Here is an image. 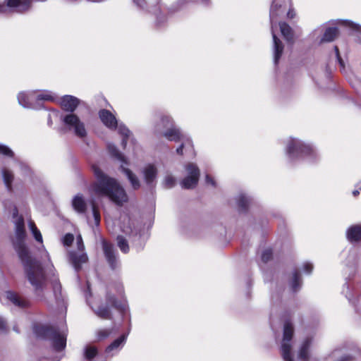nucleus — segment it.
Here are the masks:
<instances>
[{"mask_svg":"<svg viewBox=\"0 0 361 361\" xmlns=\"http://www.w3.org/2000/svg\"><path fill=\"white\" fill-rule=\"evenodd\" d=\"M16 236L17 243L15 249L23 265L27 279L36 290H42L47 280L45 271L41 263L30 257L24 243L26 232L23 218L16 222Z\"/></svg>","mask_w":361,"mask_h":361,"instance_id":"f257e3e1","label":"nucleus"},{"mask_svg":"<svg viewBox=\"0 0 361 361\" xmlns=\"http://www.w3.org/2000/svg\"><path fill=\"white\" fill-rule=\"evenodd\" d=\"M92 169L97 180L92 185L94 192L99 196H106L118 206H122L128 202V195L125 190L116 180L106 175L96 164L92 166Z\"/></svg>","mask_w":361,"mask_h":361,"instance_id":"f03ea898","label":"nucleus"},{"mask_svg":"<svg viewBox=\"0 0 361 361\" xmlns=\"http://www.w3.org/2000/svg\"><path fill=\"white\" fill-rule=\"evenodd\" d=\"M122 292L123 290H122ZM105 304L99 305L94 311L95 314L102 319L112 320L114 317L111 307L116 310L121 314L126 311L127 304L123 293L119 296L116 295L111 290H107L105 294Z\"/></svg>","mask_w":361,"mask_h":361,"instance_id":"7ed1b4c3","label":"nucleus"},{"mask_svg":"<svg viewBox=\"0 0 361 361\" xmlns=\"http://www.w3.org/2000/svg\"><path fill=\"white\" fill-rule=\"evenodd\" d=\"M286 153L290 159L316 157V152L312 145L299 140L290 139L286 146Z\"/></svg>","mask_w":361,"mask_h":361,"instance_id":"20e7f679","label":"nucleus"},{"mask_svg":"<svg viewBox=\"0 0 361 361\" xmlns=\"http://www.w3.org/2000/svg\"><path fill=\"white\" fill-rule=\"evenodd\" d=\"M294 334V328L290 322H286L283 326V343L281 346V353L284 361H294L291 354V345L289 342Z\"/></svg>","mask_w":361,"mask_h":361,"instance_id":"39448f33","label":"nucleus"},{"mask_svg":"<svg viewBox=\"0 0 361 361\" xmlns=\"http://www.w3.org/2000/svg\"><path fill=\"white\" fill-rule=\"evenodd\" d=\"M62 121L68 130H73L74 134L79 138L87 136L85 124L75 114H68L63 116Z\"/></svg>","mask_w":361,"mask_h":361,"instance_id":"423d86ee","label":"nucleus"},{"mask_svg":"<svg viewBox=\"0 0 361 361\" xmlns=\"http://www.w3.org/2000/svg\"><path fill=\"white\" fill-rule=\"evenodd\" d=\"M185 169L188 175L180 182V185L183 189L195 188L199 181L200 171L196 164L189 163L185 166Z\"/></svg>","mask_w":361,"mask_h":361,"instance_id":"0eeeda50","label":"nucleus"},{"mask_svg":"<svg viewBox=\"0 0 361 361\" xmlns=\"http://www.w3.org/2000/svg\"><path fill=\"white\" fill-rule=\"evenodd\" d=\"M57 330V328L49 324H36L33 326L36 337L44 341H51Z\"/></svg>","mask_w":361,"mask_h":361,"instance_id":"6e6552de","label":"nucleus"},{"mask_svg":"<svg viewBox=\"0 0 361 361\" xmlns=\"http://www.w3.org/2000/svg\"><path fill=\"white\" fill-rule=\"evenodd\" d=\"M102 249L109 266L111 269L115 270L118 267V262L114 251V245L106 240H103Z\"/></svg>","mask_w":361,"mask_h":361,"instance_id":"1a4fd4ad","label":"nucleus"},{"mask_svg":"<svg viewBox=\"0 0 361 361\" xmlns=\"http://www.w3.org/2000/svg\"><path fill=\"white\" fill-rule=\"evenodd\" d=\"M99 117L103 124L109 129H116L118 121L115 116L107 109H101L99 111Z\"/></svg>","mask_w":361,"mask_h":361,"instance_id":"9d476101","label":"nucleus"},{"mask_svg":"<svg viewBox=\"0 0 361 361\" xmlns=\"http://www.w3.org/2000/svg\"><path fill=\"white\" fill-rule=\"evenodd\" d=\"M80 104V100L73 96L71 95H65L61 99V107L64 111L70 112V114H73V112L77 109Z\"/></svg>","mask_w":361,"mask_h":361,"instance_id":"9b49d317","label":"nucleus"},{"mask_svg":"<svg viewBox=\"0 0 361 361\" xmlns=\"http://www.w3.org/2000/svg\"><path fill=\"white\" fill-rule=\"evenodd\" d=\"M68 259L77 272L82 269V264L87 263L88 261V257L86 253L82 252L78 255L75 251H71L68 253Z\"/></svg>","mask_w":361,"mask_h":361,"instance_id":"f8f14e48","label":"nucleus"},{"mask_svg":"<svg viewBox=\"0 0 361 361\" xmlns=\"http://www.w3.org/2000/svg\"><path fill=\"white\" fill-rule=\"evenodd\" d=\"M6 298L14 305L20 308H27L30 306V302L25 298L21 297L14 291H7Z\"/></svg>","mask_w":361,"mask_h":361,"instance_id":"ddd939ff","label":"nucleus"},{"mask_svg":"<svg viewBox=\"0 0 361 361\" xmlns=\"http://www.w3.org/2000/svg\"><path fill=\"white\" fill-rule=\"evenodd\" d=\"M163 136L169 141L175 142H180L184 138V134L176 126L167 128L164 132Z\"/></svg>","mask_w":361,"mask_h":361,"instance_id":"4468645a","label":"nucleus"},{"mask_svg":"<svg viewBox=\"0 0 361 361\" xmlns=\"http://www.w3.org/2000/svg\"><path fill=\"white\" fill-rule=\"evenodd\" d=\"M50 341L52 343L54 349L57 352L62 351L66 346V338L59 332V329Z\"/></svg>","mask_w":361,"mask_h":361,"instance_id":"2eb2a0df","label":"nucleus"},{"mask_svg":"<svg viewBox=\"0 0 361 361\" xmlns=\"http://www.w3.org/2000/svg\"><path fill=\"white\" fill-rule=\"evenodd\" d=\"M143 173L146 184L152 187L157 176V168L153 164H149L145 168Z\"/></svg>","mask_w":361,"mask_h":361,"instance_id":"dca6fc26","label":"nucleus"},{"mask_svg":"<svg viewBox=\"0 0 361 361\" xmlns=\"http://www.w3.org/2000/svg\"><path fill=\"white\" fill-rule=\"evenodd\" d=\"M272 37L274 41V63L276 65L279 63V61L283 54L284 46L279 38L276 35L274 31H272Z\"/></svg>","mask_w":361,"mask_h":361,"instance_id":"f3484780","label":"nucleus"},{"mask_svg":"<svg viewBox=\"0 0 361 361\" xmlns=\"http://www.w3.org/2000/svg\"><path fill=\"white\" fill-rule=\"evenodd\" d=\"M348 240L351 242H359L361 240V225H353L348 228L346 232Z\"/></svg>","mask_w":361,"mask_h":361,"instance_id":"a211bd4d","label":"nucleus"},{"mask_svg":"<svg viewBox=\"0 0 361 361\" xmlns=\"http://www.w3.org/2000/svg\"><path fill=\"white\" fill-rule=\"evenodd\" d=\"M312 343V338H306L300 348L298 352V358L302 361H308L309 360V349L310 348Z\"/></svg>","mask_w":361,"mask_h":361,"instance_id":"6ab92c4d","label":"nucleus"},{"mask_svg":"<svg viewBox=\"0 0 361 361\" xmlns=\"http://www.w3.org/2000/svg\"><path fill=\"white\" fill-rule=\"evenodd\" d=\"M339 35V30L336 27H329L326 28L323 37L321 39L322 42H333Z\"/></svg>","mask_w":361,"mask_h":361,"instance_id":"aec40b11","label":"nucleus"},{"mask_svg":"<svg viewBox=\"0 0 361 361\" xmlns=\"http://www.w3.org/2000/svg\"><path fill=\"white\" fill-rule=\"evenodd\" d=\"M73 209L78 213L83 214L87 210V204L81 195H75L72 201Z\"/></svg>","mask_w":361,"mask_h":361,"instance_id":"412c9836","label":"nucleus"},{"mask_svg":"<svg viewBox=\"0 0 361 361\" xmlns=\"http://www.w3.org/2000/svg\"><path fill=\"white\" fill-rule=\"evenodd\" d=\"M121 169L127 176L134 190H138L140 187V183L137 176L130 169L125 168L123 166H121Z\"/></svg>","mask_w":361,"mask_h":361,"instance_id":"4be33fe9","label":"nucleus"},{"mask_svg":"<svg viewBox=\"0 0 361 361\" xmlns=\"http://www.w3.org/2000/svg\"><path fill=\"white\" fill-rule=\"evenodd\" d=\"M279 27L281 32L285 39L288 42L293 40V31L290 26L286 22H280Z\"/></svg>","mask_w":361,"mask_h":361,"instance_id":"5701e85b","label":"nucleus"},{"mask_svg":"<svg viewBox=\"0 0 361 361\" xmlns=\"http://www.w3.org/2000/svg\"><path fill=\"white\" fill-rule=\"evenodd\" d=\"M2 175H3L4 182L6 185L7 190L9 192H11L13 190L12 183H13V178H14L13 173L8 169H4L2 170Z\"/></svg>","mask_w":361,"mask_h":361,"instance_id":"b1692460","label":"nucleus"},{"mask_svg":"<svg viewBox=\"0 0 361 361\" xmlns=\"http://www.w3.org/2000/svg\"><path fill=\"white\" fill-rule=\"evenodd\" d=\"M302 279L300 273L295 269L293 273V279L290 283L291 289L293 292H297L302 286Z\"/></svg>","mask_w":361,"mask_h":361,"instance_id":"393cba45","label":"nucleus"},{"mask_svg":"<svg viewBox=\"0 0 361 361\" xmlns=\"http://www.w3.org/2000/svg\"><path fill=\"white\" fill-rule=\"evenodd\" d=\"M107 148H108V152H109V154L112 157H114L119 161L126 163L125 157L120 152V151L118 149V148L114 145L109 144Z\"/></svg>","mask_w":361,"mask_h":361,"instance_id":"a878e982","label":"nucleus"},{"mask_svg":"<svg viewBox=\"0 0 361 361\" xmlns=\"http://www.w3.org/2000/svg\"><path fill=\"white\" fill-rule=\"evenodd\" d=\"M98 355V349L95 346L87 345L85 348L84 357L87 360H92Z\"/></svg>","mask_w":361,"mask_h":361,"instance_id":"bb28decb","label":"nucleus"},{"mask_svg":"<svg viewBox=\"0 0 361 361\" xmlns=\"http://www.w3.org/2000/svg\"><path fill=\"white\" fill-rule=\"evenodd\" d=\"M249 204H250V201L246 196H245L243 195H241L239 196L238 201H237V204H238L239 212H246L248 209Z\"/></svg>","mask_w":361,"mask_h":361,"instance_id":"cd10ccee","label":"nucleus"},{"mask_svg":"<svg viewBox=\"0 0 361 361\" xmlns=\"http://www.w3.org/2000/svg\"><path fill=\"white\" fill-rule=\"evenodd\" d=\"M126 338V337L125 335L123 334L120 336L106 347V352L110 353L112 350L117 349L125 341Z\"/></svg>","mask_w":361,"mask_h":361,"instance_id":"c85d7f7f","label":"nucleus"},{"mask_svg":"<svg viewBox=\"0 0 361 361\" xmlns=\"http://www.w3.org/2000/svg\"><path fill=\"white\" fill-rule=\"evenodd\" d=\"M117 245L123 253L129 252V245L126 239L123 235H118L116 238Z\"/></svg>","mask_w":361,"mask_h":361,"instance_id":"c756f323","label":"nucleus"},{"mask_svg":"<svg viewBox=\"0 0 361 361\" xmlns=\"http://www.w3.org/2000/svg\"><path fill=\"white\" fill-rule=\"evenodd\" d=\"M29 227L34 235L35 239L37 242L42 243V234H41L40 231H39V229L37 228V227L36 226V225L33 221H29Z\"/></svg>","mask_w":361,"mask_h":361,"instance_id":"7c9ffc66","label":"nucleus"},{"mask_svg":"<svg viewBox=\"0 0 361 361\" xmlns=\"http://www.w3.org/2000/svg\"><path fill=\"white\" fill-rule=\"evenodd\" d=\"M112 333L111 329H102L97 331V338L98 341H102L107 338Z\"/></svg>","mask_w":361,"mask_h":361,"instance_id":"2f4dec72","label":"nucleus"},{"mask_svg":"<svg viewBox=\"0 0 361 361\" xmlns=\"http://www.w3.org/2000/svg\"><path fill=\"white\" fill-rule=\"evenodd\" d=\"M18 100L20 105L27 107L30 105L29 97L26 93L20 92L18 95Z\"/></svg>","mask_w":361,"mask_h":361,"instance_id":"473e14b6","label":"nucleus"},{"mask_svg":"<svg viewBox=\"0 0 361 361\" xmlns=\"http://www.w3.org/2000/svg\"><path fill=\"white\" fill-rule=\"evenodd\" d=\"M161 122L164 128H169L175 126L173 118L168 115H164L161 117Z\"/></svg>","mask_w":361,"mask_h":361,"instance_id":"72a5a7b5","label":"nucleus"},{"mask_svg":"<svg viewBox=\"0 0 361 361\" xmlns=\"http://www.w3.org/2000/svg\"><path fill=\"white\" fill-rule=\"evenodd\" d=\"M0 154L7 157L12 158L14 157L13 152L7 146L0 144Z\"/></svg>","mask_w":361,"mask_h":361,"instance_id":"f704fd0d","label":"nucleus"},{"mask_svg":"<svg viewBox=\"0 0 361 361\" xmlns=\"http://www.w3.org/2000/svg\"><path fill=\"white\" fill-rule=\"evenodd\" d=\"M92 214L94 219V222L96 225H99L101 220L100 212L98 207L95 204L94 202H92Z\"/></svg>","mask_w":361,"mask_h":361,"instance_id":"c9c22d12","label":"nucleus"},{"mask_svg":"<svg viewBox=\"0 0 361 361\" xmlns=\"http://www.w3.org/2000/svg\"><path fill=\"white\" fill-rule=\"evenodd\" d=\"M272 257H273V252H272V250L270 248L266 249L265 250H264L262 254V256H261L262 261L264 263L268 262L269 261H270L272 259Z\"/></svg>","mask_w":361,"mask_h":361,"instance_id":"e433bc0d","label":"nucleus"},{"mask_svg":"<svg viewBox=\"0 0 361 361\" xmlns=\"http://www.w3.org/2000/svg\"><path fill=\"white\" fill-rule=\"evenodd\" d=\"M180 142L186 150H193L192 141L190 137L184 135V138L181 140Z\"/></svg>","mask_w":361,"mask_h":361,"instance_id":"4c0bfd02","label":"nucleus"},{"mask_svg":"<svg viewBox=\"0 0 361 361\" xmlns=\"http://www.w3.org/2000/svg\"><path fill=\"white\" fill-rule=\"evenodd\" d=\"M74 241V235L72 233H66L63 238V243L66 246H71L72 245Z\"/></svg>","mask_w":361,"mask_h":361,"instance_id":"58836bf2","label":"nucleus"},{"mask_svg":"<svg viewBox=\"0 0 361 361\" xmlns=\"http://www.w3.org/2000/svg\"><path fill=\"white\" fill-rule=\"evenodd\" d=\"M176 180L175 178L171 176H168L166 177L164 180V184L166 188H171L175 185Z\"/></svg>","mask_w":361,"mask_h":361,"instance_id":"ea45409f","label":"nucleus"},{"mask_svg":"<svg viewBox=\"0 0 361 361\" xmlns=\"http://www.w3.org/2000/svg\"><path fill=\"white\" fill-rule=\"evenodd\" d=\"M8 331V327L6 320L0 317V333H7Z\"/></svg>","mask_w":361,"mask_h":361,"instance_id":"a19ab883","label":"nucleus"},{"mask_svg":"<svg viewBox=\"0 0 361 361\" xmlns=\"http://www.w3.org/2000/svg\"><path fill=\"white\" fill-rule=\"evenodd\" d=\"M37 100H43V101H53L54 97L49 94L42 93L37 95Z\"/></svg>","mask_w":361,"mask_h":361,"instance_id":"79ce46f5","label":"nucleus"},{"mask_svg":"<svg viewBox=\"0 0 361 361\" xmlns=\"http://www.w3.org/2000/svg\"><path fill=\"white\" fill-rule=\"evenodd\" d=\"M277 4H272L271 7V10H270V20H271V23H272L274 18H276L278 16L277 13H276V9H277Z\"/></svg>","mask_w":361,"mask_h":361,"instance_id":"37998d69","label":"nucleus"},{"mask_svg":"<svg viewBox=\"0 0 361 361\" xmlns=\"http://www.w3.org/2000/svg\"><path fill=\"white\" fill-rule=\"evenodd\" d=\"M119 132L123 135V137L129 138L130 131L127 128H121L119 129Z\"/></svg>","mask_w":361,"mask_h":361,"instance_id":"c03bdc74","label":"nucleus"},{"mask_svg":"<svg viewBox=\"0 0 361 361\" xmlns=\"http://www.w3.org/2000/svg\"><path fill=\"white\" fill-rule=\"evenodd\" d=\"M303 269L305 272L307 274H310L312 271L313 269V265L311 263L306 262L303 265Z\"/></svg>","mask_w":361,"mask_h":361,"instance_id":"a18cd8bd","label":"nucleus"},{"mask_svg":"<svg viewBox=\"0 0 361 361\" xmlns=\"http://www.w3.org/2000/svg\"><path fill=\"white\" fill-rule=\"evenodd\" d=\"M77 243H78V250L83 251L85 250V245L83 244L82 239L81 236H79L77 238Z\"/></svg>","mask_w":361,"mask_h":361,"instance_id":"49530a36","label":"nucleus"},{"mask_svg":"<svg viewBox=\"0 0 361 361\" xmlns=\"http://www.w3.org/2000/svg\"><path fill=\"white\" fill-rule=\"evenodd\" d=\"M205 181L207 184H211L213 186L216 185V182L214 178L209 174H207L205 176Z\"/></svg>","mask_w":361,"mask_h":361,"instance_id":"de8ad7c7","label":"nucleus"},{"mask_svg":"<svg viewBox=\"0 0 361 361\" xmlns=\"http://www.w3.org/2000/svg\"><path fill=\"white\" fill-rule=\"evenodd\" d=\"M185 149V147H183V145L182 144H180L176 149V153L178 154V155H180L182 156L183 154V149Z\"/></svg>","mask_w":361,"mask_h":361,"instance_id":"09e8293b","label":"nucleus"},{"mask_svg":"<svg viewBox=\"0 0 361 361\" xmlns=\"http://www.w3.org/2000/svg\"><path fill=\"white\" fill-rule=\"evenodd\" d=\"M295 16V13L293 9H289L287 13V17L290 19H293Z\"/></svg>","mask_w":361,"mask_h":361,"instance_id":"8fccbe9b","label":"nucleus"},{"mask_svg":"<svg viewBox=\"0 0 361 361\" xmlns=\"http://www.w3.org/2000/svg\"><path fill=\"white\" fill-rule=\"evenodd\" d=\"M6 4H0V13H5L7 10L6 7H8L7 6V0H6ZM8 8H10L8 6Z\"/></svg>","mask_w":361,"mask_h":361,"instance_id":"3c124183","label":"nucleus"},{"mask_svg":"<svg viewBox=\"0 0 361 361\" xmlns=\"http://www.w3.org/2000/svg\"><path fill=\"white\" fill-rule=\"evenodd\" d=\"M353 357L350 355L343 356L338 361H352Z\"/></svg>","mask_w":361,"mask_h":361,"instance_id":"603ef678","label":"nucleus"},{"mask_svg":"<svg viewBox=\"0 0 361 361\" xmlns=\"http://www.w3.org/2000/svg\"><path fill=\"white\" fill-rule=\"evenodd\" d=\"M338 62L339 63L341 68H345V64L343 59L341 58V55L339 56L336 57Z\"/></svg>","mask_w":361,"mask_h":361,"instance_id":"864d4df0","label":"nucleus"},{"mask_svg":"<svg viewBox=\"0 0 361 361\" xmlns=\"http://www.w3.org/2000/svg\"><path fill=\"white\" fill-rule=\"evenodd\" d=\"M134 2L139 6H142L144 5L145 0H133Z\"/></svg>","mask_w":361,"mask_h":361,"instance_id":"5fc2aeb1","label":"nucleus"},{"mask_svg":"<svg viewBox=\"0 0 361 361\" xmlns=\"http://www.w3.org/2000/svg\"><path fill=\"white\" fill-rule=\"evenodd\" d=\"M128 138L123 137L122 142H121V145H122L123 148L126 147V146L127 145V142H128Z\"/></svg>","mask_w":361,"mask_h":361,"instance_id":"6e6d98bb","label":"nucleus"},{"mask_svg":"<svg viewBox=\"0 0 361 361\" xmlns=\"http://www.w3.org/2000/svg\"><path fill=\"white\" fill-rule=\"evenodd\" d=\"M334 51H335V54H336V56H339L341 54H340V51H339V49L338 47V46H334Z\"/></svg>","mask_w":361,"mask_h":361,"instance_id":"4d7b16f0","label":"nucleus"},{"mask_svg":"<svg viewBox=\"0 0 361 361\" xmlns=\"http://www.w3.org/2000/svg\"><path fill=\"white\" fill-rule=\"evenodd\" d=\"M353 195H354V196H355V197H356V196H357V195L360 194V192H359V191H358V190H354V191L353 192Z\"/></svg>","mask_w":361,"mask_h":361,"instance_id":"13d9d810","label":"nucleus"}]
</instances>
